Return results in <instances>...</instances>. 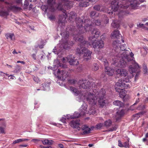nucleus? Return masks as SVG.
<instances>
[{"instance_id":"f257e3e1","label":"nucleus","mask_w":148,"mask_h":148,"mask_svg":"<svg viewBox=\"0 0 148 148\" xmlns=\"http://www.w3.org/2000/svg\"><path fill=\"white\" fill-rule=\"evenodd\" d=\"M68 15L70 21L73 22L75 19L76 26L77 29V32L78 33L77 35L81 34L84 32V31L85 32L88 31L92 28V25L89 19H85L83 21V19L80 17H76V13L73 11L69 13ZM77 34L75 33L74 34Z\"/></svg>"},{"instance_id":"f03ea898","label":"nucleus","mask_w":148,"mask_h":148,"mask_svg":"<svg viewBox=\"0 0 148 148\" xmlns=\"http://www.w3.org/2000/svg\"><path fill=\"white\" fill-rule=\"evenodd\" d=\"M47 3V6L43 5L41 6V8L45 12H46L47 9L53 12L54 11L55 8L60 10H62L64 8L70 9L72 7L73 5L72 2L70 1L69 0H63L61 3H59L58 5L56 4L53 0H48Z\"/></svg>"},{"instance_id":"7ed1b4c3","label":"nucleus","mask_w":148,"mask_h":148,"mask_svg":"<svg viewBox=\"0 0 148 148\" xmlns=\"http://www.w3.org/2000/svg\"><path fill=\"white\" fill-rule=\"evenodd\" d=\"M74 40L78 42L81 43L80 48H77L76 50L77 54L79 56L81 54H83L84 60L88 61L90 59L91 54L92 52L85 47H82L84 45L85 46L87 43V42L84 40L83 36L82 34L75 35L73 34Z\"/></svg>"},{"instance_id":"20e7f679","label":"nucleus","mask_w":148,"mask_h":148,"mask_svg":"<svg viewBox=\"0 0 148 148\" xmlns=\"http://www.w3.org/2000/svg\"><path fill=\"white\" fill-rule=\"evenodd\" d=\"M123 4L117 2L116 0H114L111 3V8L114 12L117 11L119 7L127 8L130 5L135 8L137 5L140 4V1L138 0H122Z\"/></svg>"},{"instance_id":"39448f33","label":"nucleus","mask_w":148,"mask_h":148,"mask_svg":"<svg viewBox=\"0 0 148 148\" xmlns=\"http://www.w3.org/2000/svg\"><path fill=\"white\" fill-rule=\"evenodd\" d=\"M79 83L80 88L87 90L83 92H86L87 94L88 92H91V93H94L93 91L95 89L97 90V88L99 86L98 83L94 82H90L86 80H79Z\"/></svg>"},{"instance_id":"423d86ee","label":"nucleus","mask_w":148,"mask_h":148,"mask_svg":"<svg viewBox=\"0 0 148 148\" xmlns=\"http://www.w3.org/2000/svg\"><path fill=\"white\" fill-rule=\"evenodd\" d=\"M70 88L71 91L74 93L75 95H79L81 99H84L86 98L89 103H95L96 102L95 98H93V94H92L91 92H88L87 94L86 92H80L77 88L73 87L70 86Z\"/></svg>"},{"instance_id":"0eeeda50","label":"nucleus","mask_w":148,"mask_h":148,"mask_svg":"<svg viewBox=\"0 0 148 148\" xmlns=\"http://www.w3.org/2000/svg\"><path fill=\"white\" fill-rule=\"evenodd\" d=\"M94 93H91L93 94V98H95V100L96 102L95 103H89L90 104H91L92 106L95 105L97 102V98H99V100H98L99 103V105L100 106L102 107H103L105 106L106 104L105 100L104 99V97L105 95V91L104 89H101L99 91L96 90H94L93 91Z\"/></svg>"},{"instance_id":"6e6552de","label":"nucleus","mask_w":148,"mask_h":148,"mask_svg":"<svg viewBox=\"0 0 148 148\" xmlns=\"http://www.w3.org/2000/svg\"><path fill=\"white\" fill-rule=\"evenodd\" d=\"M122 52H126L127 54V53L130 52L128 54L129 56V58L131 59V60L130 61L131 62L130 63L132 64V65L129 66V71L132 74L134 73H135L137 70L140 69V67L138 64L135 60H133V58H134L133 57L134 55L132 52H130L129 51H127V50L126 51L125 49L124 50V51Z\"/></svg>"},{"instance_id":"1a4fd4ad","label":"nucleus","mask_w":148,"mask_h":148,"mask_svg":"<svg viewBox=\"0 0 148 148\" xmlns=\"http://www.w3.org/2000/svg\"><path fill=\"white\" fill-rule=\"evenodd\" d=\"M130 52L126 53V52H122L121 53L116 55L117 58L120 60L119 64L121 68H124L126 66V60L128 62L131 60V59L129 58V54Z\"/></svg>"},{"instance_id":"9d476101","label":"nucleus","mask_w":148,"mask_h":148,"mask_svg":"<svg viewBox=\"0 0 148 148\" xmlns=\"http://www.w3.org/2000/svg\"><path fill=\"white\" fill-rule=\"evenodd\" d=\"M69 32L67 30L61 33L60 35L62 36V38L60 41L61 44L60 47L61 48L65 49L67 47L68 43L67 39L69 36Z\"/></svg>"},{"instance_id":"9b49d317","label":"nucleus","mask_w":148,"mask_h":148,"mask_svg":"<svg viewBox=\"0 0 148 148\" xmlns=\"http://www.w3.org/2000/svg\"><path fill=\"white\" fill-rule=\"evenodd\" d=\"M113 47L115 48L114 50L118 54L121 53L125 50V45H121L120 41L118 40L114 41L113 42Z\"/></svg>"},{"instance_id":"f8f14e48","label":"nucleus","mask_w":148,"mask_h":148,"mask_svg":"<svg viewBox=\"0 0 148 148\" xmlns=\"http://www.w3.org/2000/svg\"><path fill=\"white\" fill-rule=\"evenodd\" d=\"M87 107L84 106H82L80 108V113H78L77 112H75L73 115H68V117L67 118L68 119H73L78 118L81 115H84L86 112Z\"/></svg>"},{"instance_id":"ddd939ff","label":"nucleus","mask_w":148,"mask_h":148,"mask_svg":"<svg viewBox=\"0 0 148 148\" xmlns=\"http://www.w3.org/2000/svg\"><path fill=\"white\" fill-rule=\"evenodd\" d=\"M129 82V79L125 78L123 80L119 79L118 81L116 82L115 85L118 86H121L127 88L130 87V85L127 83Z\"/></svg>"},{"instance_id":"4468645a","label":"nucleus","mask_w":148,"mask_h":148,"mask_svg":"<svg viewBox=\"0 0 148 148\" xmlns=\"http://www.w3.org/2000/svg\"><path fill=\"white\" fill-rule=\"evenodd\" d=\"M57 73L58 78L63 80H64L68 76V72L62 70L58 69Z\"/></svg>"},{"instance_id":"2eb2a0df","label":"nucleus","mask_w":148,"mask_h":148,"mask_svg":"<svg viewBox=\"0 0 148 148\" xmlns=\"http://www.w3.org/2000/svg\"><path fill=\"white\" fill-rule=\"evenodd\" d=\"M66 58L71 65H77L79 64V61L75 59L73 55H71L67 56Z\"/></svg>"},{"instance_id":"dca6fc26","label":"nucleus","mask_w":148,"mask_h":148,"mask_svg":"<svg viewBox=\"0 0 148 148\" xmlns=\"http://www.w3.org/2000/svg\"><path fill=\"white\" fill-rule=\"evenodd\" d=\"M70 124L71 127L73 128H76V131L79 130L80 127H79V120L77 119L73 120L70 123Z\"/></svg>"},{"instance_id":"f3484780","label":"nucleus","mask_w":148,"mask_h":148,"mask_svg":"<svg viewBox=\"0 0 148 148\" xmlns=\"http://www.w3.org/2000/svg\"><path fill=\"white\" fill-rule=\"evenodd\" d=\"M100 35V32L97 29H94L92 31L91 35L89 37V40H91L93 38L98 37Z\"/></svg>"},{"instance_id":"a211bd4d","label":"nucleus","mask_w":148,"mask_h":148,"mask_svg":"<svg viewBox=\"0 0 148 148\" xmlns=\"http://www.w3.org/2000/svg\"><path fill=\"white\" fill-rule=\"evenodd\" d=\"M5 3L7 5V7L9 10H12L15 12L20 11L22 10V9L20 7L11 5L6 2H5Z\"/></svg>"},{"instance_id":"6ab92c4d","label":"nucleus","mask_w":148,"mask_h":148,"mask_svg":"<svg viewBox=\"0 0 148 148\" xmlns=\"http://www.w3.org/2000/svg\"><path fill=\"white\" fill-rule=\"evenodd\" d=\"M117 74H119L121 76L126 77L128 74L127 71L125 69H118L116 70Z\"/></svg>"},{"instance_id":"aec40b11","label":"nucleus","mask_w":148,"mask_h":148,"mask_svg":"<svg viewBox=\"0 0 148 148\" xmlns=\"http://www.w3.org/2000/svg\"><path fill=\"white\" fill-rule=\"evenodd\" d=\"M66 14L65 13H64L60 15L58 20L59 23H65L66 22Z\"/></svg>"},{"instance_id":"412c9836","label":"nucleus","mask_w":148,"mask_h":148,"mask_svg":"<svg viewBox=\"0 0 148 148\" xmlns=\"http://www.w3.org/2000/svg\"><path fill=\"white\" fill-rule=\"evenodd\" d=\"M82 129L84 130L82 133V134L85 135L88 134L91 131V129L89 128L86 125H84L81 127Z\"/></svg>"},{"instance_id":"4be33fe9","label":"nucleus","mask_w":148,"mask_h":148,"mask_svg":"<svg viewBox=\"0 0 148 148\" xmlns=\"http://www.w3.org/2000/svg\"><path fill=\"white\" fill-rule=\"evenodd\" d=\"M90 40V41L89 42V45L94 48L97 47V41L96 40Z\"/></svg>"},{"instance_id":"5701e85b","label":"nucleus","mask_w":148,"mask_h":148,"mask_svg":"<svg viewBox=\"0 0 148 148\" xmlns=\"http://www.w3.org/2000/svg\"><path fill=\"white\" fill-rule=\"evenodd\" d=\"M105 72L106 74L109 76L112 75L114 73V69H110V67H106Z\"/></svg>"},{"instance_id":"b1692460","label":"nucleus","mask_w":148,"mask_h":148,"mask_svg":"<svg viewBox=\"0 0 148 148\" xmlns=\"http://www.w3.org/2000/svg\"><path fill=\"white\" fill-rule=\"evenodd\" d=\"M124 110H121L119 112H117L116 115V119L117 121L119 120L120 118L124 114Z\"/></svg>"},{"instance_id":"393cba45","label":"nucleus","mask_w":148,"mask_h":148,"mask_svg":"<svg viewBox=\"0 0 148 148\" xmlns=\"http://www.w3.org/2000/svg\"><path fill=\"white\" fill-rule=\"evenodd\" d=\"M111 36L113 38H118L121 34L118 30H115L112 33Z\"/></svg>"},{"instance_id":"a878e982","label":"nucleus","mask_w":148,"mask_h":148,"mask_svg":"<svg viewBox=\"0 0 148 148\" xmlns=\"http://www.w3.org/2000/svg\"><path fill=\"white\" fill-rule=\"evenodd\" d=\"M42 144L44 145H51L53 144V141L49 140L47 139H44L41 140Z\"/></svg>"},{"instance_id":"bb28decb","label":"nucleus","mask_w":148,"mask_h":148,"mask_svg":"<svg viewBox=\"0 0 148 148\" xmlns=\"http://www.w3.org/2000/svg\"><path fill=\"white\" fill-rule=\"evenodd\" d=\"M7 39H10L12 40H14L15 39L14 34L13 33H7L5 35Z\"/></svg>"},{"instance_id":"cd10ccee","label":"nucleus","mask_w":148,"mask_h":148,"mask_svg":"<svg viewBox=\"0 0 148 148\" xmlns=\"http://www.w3.org/2000/svg\"><path fill=\"white\" fill-rule=\"evenodd\" d=\"M103 41L101 40L97 41V47L99 48H102L104 46Z\"/></svg>"},{"instance_id":"c85d7f7f","label":"nucleus","mask_w":148,"mask_h":148,"mask_svg":"<svg viewBox=\"0 0 148 148\" xmlns=\"http://www.w3.org/2000/svg\"><path fill=\"white\" fill-rule=\"evenodd\" d=\"M114 104L116 106H118L120 107H122L124 106L123 103L121 102V101L116 100L113 102Z\"/></svg>"},{"instance_id":"c756f323","label":"nucleus","mask_w":148,"mask_h":148,"mask_svg":"<svg viewBox=\"0 0 148 148\" xmlns=\"http://www.w3.org/2000/svg\"><path fill=\"white\" fill-rule=\"evenodd\" d=\"M119 92V95L121 98L123 99L124 101L125 100L124 98L127 95L125 94V91H124L123 90H121Z\"/></svg>"},{"instance_id":"7c9ffc66","label":"nucleus","mask_w":148,"mask_h":148,"mask_svg":"<svg viewBox=\"0 0 148 148\" xmlns=\"http://www.w3.org/2000/svg\"><path fill=\"white\" fill-rule=\"evenodd\" d=\"M112 122L110 119L106 121L104 123V126L107 127H109L112 124Z\"/></svg>"},{"instance_id":"2f4dec72","label":"nucleus","mask_w":148,"mask_h":148,"mask_svg":"<svg viewBox=\"0 0 148 148\" xmlns=\"http://www.w3.org/2000/svg\"><path fill=\"white\" fill-rule=\"evenodd\" d=\"M112 26L114 28H118L120 26V24L119 22H117L115 21H113L111 24Z\"/></svg>"},{"instance_id":"473e14b6","label":"nucleus","mask_w":148,"mask_h":148,"mask_svg":"<svg viewBox=\"0 0 148 148\" xmlns=\"http://www.w3.org/2000/svg\"><path fill=\"white\" fill-rule=\"evenodd\" d=\"M89 3L87 2H81L79 3L80 6L82 7H86L89 5Z\"/></svg>"},{"instance_id":"72a5a7b5","label":"nucleus","mask_w":148,"mask_h":148,"mask_svg":"<svg viewBox=\"0 0 148 148\" xmlns=\"http://www.w3.org/2000/svg\"><path fill=\"white\" fill-rule=\"evenodd\" d=\"M9 14L8 12L7 11H4L2 10L0 11V15L2 16H7Z\"/></svg>"},{"instance_id":"f704fd0d","label":"nucleus","mask_w":148,"mask_h":148,"mask_svg":"<svg viewBox=\"0 0 148 148\" xmlns=\"http://www.w3.org/2000/svg\"><path fill=\"white\" fill-rule=\"evenodd\" d=\"M143 66L144 74L145 75H148V70L147 65L144 64L143 65Z\"/></svg>"},{"instance_id":"c9c22d12","label":"nucleus","mask_w":148,"mask_h":148,"mask_svg":"<svg viewBox=\"0 0 148 148\" xmlns=\"http://www.w3.org/2000/svg\"><path fill=\"white\" fill-rule=\"evenodd\" d=\"M68 117V115H66V116H64L63 117L62 119H60V121L62 122L63 123H65L66 122V120H69L70 119H68L67 117Z\"/></svg>"},{"instance_id":"e433bc0d","label":"nucleus","mask_w":148,"mask_h":148,"mask_svg":"<svg viewBox=\"0 0 148 148\" xmlns=\"http://www.w3.org/2000/svg\"><path fill=\"white\" fill-rule=\"evenodd\" d=\"M21 69V67L18 65H16L15 66L14 71L16 72H19Z\"/></svg>"},{"instance_id":"4c0bfd02","label":"nucleus","mask_w":148,"mask_h":148,"mask_svg":"<svg viewBox=\"0 0 148 148\" xmlns=\"http://www.w3.org/2000/svg\"><path fill=\"white\" fill-rule=\"evenodd\" d=\"M127 13L126 12L122 10L121 11L118 13V16L119 17H122Z\"/></svg>"},{"instance_id":"58836bf2","label":"nucleus","mask_w":148,"mask_h":148,"mask_svg":"<svg viewBox=\"0 0 148 148\" xmlns=\"http://www.w3.org/2000/svg\"><path fill=\"white\" fill-rule=\"evenodd\" d=\"M104 126V124L102 123H99L97 124L96 126V127L97 129H100L102 127Z\"/></svg>"},{"instance_id":"ea45409f","label":"nucleus","mask_w":148,"mask_h":148,"mask_svg":"<svg viewBox=\"0 0 148 148\" xmlns=\"http://www.w3.org/2000/svg\"><path fill=\"white\" fill-rule=\"evenodd\" d=\"M76 81L74 79H69L68 80L69 83L71 85L75 84L76 83Z\"/></svg>"},{"instance_id":"a19ab883","label":"nucleus","mask_w":148,"mask_h":148,"mask_svg":"<svg viewBox=\"0 0 148 148\" xmlns=\"http://www.w3.org/2000/svg\"><path fill=\"white\" fill-rule=\"evenodd\" d=\"M21 142H22L21 138H20L14 141L12 143V144H15L19 143Z\"/></svg>"},{"instance_id":"79ce46f5","label":"nucleus","mask_w":148,"mask_h":148,"mask_svg":"<svg viewBox=\"0 0 148 148\" xmlns=\"http://www.w3.org/2000/svg\"><path fill=\"white\" fill-rule=\"evenodd\" d=\"M94 9L97 11H99L100 10V6L99 5H96L94 6Z\"/></svg>"},{"instance_id":"37998d69","label":"nucleus","mask_w":148,"mask_h":148,"mask_svg":"<svg viewBox=\"0 0 148 148\" xmlns=\"http://www.w3.org/2000/svg\"><path fill=\"white\" fill-rule=\"evenodd\" d=\"M59 66L61 67L62 68H67V65L66 64H62L59 62Z\"/></svg>"},{"instance_id":"c03bdc74","label":"nucleus","mask_w":148,"mask_h":148,"mask_svg":"<svg viewBox=\"0 0 148 148\" xmlns=\"http://www.w3.org/2000/svg\"><path fill=\"white\" fill-rule=\"evenodd\" d=\"M129 143L128 142H124L123 144V147L127 148L129 147Z\"/></svg>"},{"instance_id":"a18cd8bd","label":"nucleus","mask_w":148,"mask_h":148,"mask_svg":"<svg viewBox=\"0 0 148 148\" xmlns=\"http://www.w3.org/2000/svg\"><path fill=\"white\" fill-rule=\"evenodd\" d=\"M49 83H45L42 84V86L45 89H46V88L47 87H49Z\"/></svg>"},{"instance_id":"49530a36","label":"nucleus","mask_w":148,"mask_h":148,"mask_svg":"<svg viewBox=\"0 0 148 148\" xmlns=\"http://www.w3.org/2000/svg\"><path fill=\"white\" fill-rule=\"evenodd\" d=\"M33 80L35 82L37 83L39 82L40 81L39 78L37 77H34L33 78Z\"/></svg>"},{"instance_id":"de8ad7c7","label":"nucleus","mask_w":148,"mask_h":148,"mask_svg":"<svg viewBox=\"0 0 148 148\" xmlns=\"http://www.w3.org/2000/svg\"><path fill=\"white\" fill-rule=\"evenodd\" d=\"M117 127V125H116L114 127H112V128H110L109 131H113L115 130L116 129Z\"/></svg>"},{"instance_id":"09e8293b","label":"nucleus","mask_w":148,"mask_h":148,"mask_svg":"<svg viewBox=\"0 0 148 148\" xmlns=\"http://www.w3.org/2000/svg\"><path fill=\"white\" fill-rule=\"evenodd\" d=\"M94 23L95 24L97 25H99L101 24V22L100 21L98 20H95L94 21Z\"/></svg>"},{"instance_id":"8fccbe9b","label":"nucleus","mask_w":148,"mask_h":148,"mask_svg":"<svg viewBox=\"0 0 148 148\" xmlns=\"http://www.w3.org/2000/svg\"><path fill=\"white\" fill-rule=\"evenodd\" d=\"M103 64H104L105 67V70L106 69V67H109L108 66V63L106 60H105L104 61H103Z\"/></svg>"},{"instance_id":"3c124183","label":"nucleus","mask_w":148,"mask_h":148,"mask_svg":"<svg viewBox=\"0 0 148 148\" xmlns=\"http://www.w3.org/2000/svg\"><path fill=\"white\" fill-rule=\"evenodd\" d=\"M94 68H93L95 71H96L98 69V66L96 64H94Z\"/></svg>"},{"instance_id":"603ef678","label":"nucleus","mask_w":148,"mask_h":148,"mask_svg":"<svg viewBox=\"0 0 148 148\" xmlns=\"http://www.w3.org/2000/svg\"><path fill=\"white\" fill-rule=\"evenodd\" d=\"M49 18L50 20H53V19H54L55 18V16L53 15H51L49 17Z\"/></svg>"},{"instance_id":"864d4df0","label":"nucleus","mask_w":148,"mask_h":148,"mask_svg":"<svg viewBox=\"0 0 148 148\" xmlns=\"http://www.w3.org/2000/svg\"><path fill=\"white\" fill-rule=\"evenodd\" d=\"M0 132L1 133H5L4 128L2 127H0Z\"/></svg>"},{"instance_id":"5fc2aeb1","label":"nucleus","mask_w":148,"mask_h":148,"mask_svg":"<svg viewBox=\"0 0 148 148\" xmlns=\"http://www.w3.org/2000/svg\"><path fill=\"white\" fill-rule=\"evenodd\" d=\"M96 14V12L95 11H92L90 13V15L91 16H93Z\"/></svg>"},{"instance_id":"6e6d98bb","label":"nucleus","mask_w":148,"mask_h":148,"mask_svg":"<svg viewBox=\"0 0 148 148\" xmlns=\"http://www.w3.org/2000/svg\"><path fill=\"white\" fill-rule=\"evenodd\" d=\"M118 145L120 147H123V144L120 140H118Z\"/></svg>"},{"instance_id":"4d7b16f0","label":"nucleus","mask_w":148,"mask_h":148,"mask_svg":"<svg viewBox=\"0 0 148 148\" xmlns=\"http://www.w3.org/2000/svg\"><path fill=\"white\" fill-rule=\"evenodd\" d=\"M32 56L33 58L34 59V60H36V55L35 54L33 53L32 54Z\"/></svg>"},{"instance_id":"13d9d810","label":"nucleus","mask_w":148,"mask_h":148,"mask_svg":"<svg viewBox=\"0 0 148 148\" xmlns=\"http://www.w3.org/2000/svg\"><path fill=\"white\" fill-rule=\"evenodd\" d=\"M95 112L96 111L95 110H90L89 111L90 113L93 114H95Z\"/></svg>"},{"instance_id":"bf43d9fd","label":"nucleus","mask_w":148,"mask_h":148,"mask_svg":"<svg viewBox=\"0 0 148 148\" xmlns=\"http://www.w3.org/2000/svg\"><path fill=\"white\" fill-rule=\"evenodd\" d=\"M40 140L38 139H33L31 140L34 143H36L37 142L40 141Z\"/></svg>"},{"instance_id":"052dcab7","label":"nucleus","mask_w":148,"mask_h":148,"mask_svg":"<svg viewBox=\"0 0 148 148\" xmlns=\"http://www.w3.org/2000/svg\"><path fill=\"white\" fill-rule=\"evenodd\" d=\"M67 57L66 58H63L62 59V61L64 63H65L66 62V61L68 62V60H67Z\"/></svg>"},{"instance_id":"680f3d73","label":"nucleus","mask_w":148,"mask_h":148,"mask_svg":"<svg viewBox=\"0 0 148 148\" xmlns=\"http://www.w3.org/2000/svg\"><path fill=\"white\" fill-rule=\"evenodd\" d=\"M140 101L139 99V98H138L137 99H136V102L134 103L133 105H136V104H137Z\"/></svg>"},{"instance_id":"e2e57ef3","label":"nucleus","mask_w":148,"mask_h":148,"mask_svg":"<svg viewBox=\"0 0 148 148\" xmlns=\"http://www.w3.org/2000/svg\"><path fill=\"white\" fill-rule=\"evenodd\" d=\"M29 3L28 1L27 0H25V1L24 5L25 6H27L29 5Z\"/></svg>"},{"instance_id":"0e129e2a","label":"nucleus","mask_w":148,"mask_h":148,"mask_svg":"<svg viewBox=\"0 0 148 148\" xmlns=\"http://www.w3.org/2000/svg\"><path fill=\"white\" fill-rule=\"evenodd\" d=\"M144 24H143L139 23L138 25L137 24V25L138 27H142L144 26Z\"/></svg>"},{"instance_id":"69168bd1","label":"nucleus","mask_w":148,"mask_h":148,"mask_svg":"<svg viewBox=\"0 0 148 148\" xmlns=\"http://www.w3.org/2000/svg\"><path fill=\"white\" fill-rule=\"evenodd\" d=\"M58 146L60 148H63L64 147L63 145L61 144H59Z\"/></svg>"},{"instance_id":"338daca9","label":"nucleus","mask_w":148,"mask_h":148,"mask_svg":"<svg viewBox=\"0 0 148 148\" xmlns=\"http://www.w3.org/2000/svg\"><path fill=\"white\" fill-rule=\"evenodd\" d=\"M17 63H21L23 64H25V62L23 61H18L17 62Z\"/></svg>"},{"instance_id":"774afa93","label":"nucleus","mask_w":148,"mask_h":148,"mask_svg":"<svg viewBox=\"0 0 148 148\" xmlns=\"http://www.w3.org/2000/svg\"><path fill=\"white\" fill-rule=\"evenodd\" d=\"M22 141L23 142L26 141H27L29 140V139H24V138H21Z\"/></svg>"}]
</instances>
